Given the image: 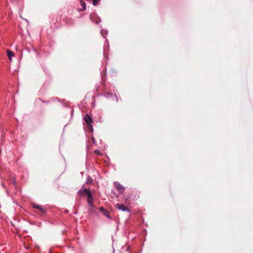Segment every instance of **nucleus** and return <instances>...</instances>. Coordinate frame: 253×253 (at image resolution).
Masks as SVG:
<instances>
[{"label": "nucleus", "instance_id": "nucleus-1", "mask_svg": "<svg viewBox=\"0 0 253 253\" xmlns=\"http://www.w3.org/2000/svg\"><path fill=\"white\" fill-rule=\"evenodd\" d=\"M84 120L87 124L88 126V128L90 129L91 131H92L93 127L91 124L93 122V121L91 118L88 114H86L84 117Z\"/></svg>", "mask_w": 253, "mask_h": 253}, {"label": "nucleus", "instance_id": "nucleus-2", "mask_svg": "<svg viewBox=\"0 0 253 253\" xmlns=\"http://www.w3.org/2000/svg\"><path fill=\"white\" fill-rule=\"evenodd\" d=\"M79 193L81 195H83L84 194H86L87 198L88 199H92V194H91L89 189L84 188V190L82 191H80L79 192Z\"/></svg>", "mask_w": 253, "mask_h": 253}, {"label": "nucleus", "instance_id": "nucleus-3", "mask_svg": "<svg viewBox=\"0 0 253 253\" xmlns=\"http://www.w3.org/2000/svg\"><path fill=\"white\" fill-rule=\"evenodd\" d=\"M116 208L123 211H129L128 208L123 204H117Z\"/></svg>", "mask_w": 253, "mask_h": 253}, {"label": "nucleus", "instance_id": "nucleus-4", "mask_svg": "<svg viewBox=\"0 0 253 253\" xmlns=\"http://www.w3.org/2000/svg\"><path fill=\"white\" fill-rule=\"evenodd\" d=\"M115 187L119 191V192L121 193H122L124 191V187L120 184V183H116L115 184Z\"/></svg>", "mask_w": 253, "mask_h": 253}, {"label": "nucleus", "instance_id": "nucleus-5", "mask_svg": "<svg viewBox=\"0 0 253 253\" xmlns=\"http://www.w3.org/2000/svg\"><path fill=\"white\" fill-rule=\"evenodd\" d=\"M33 207L34 208L38 209L41 213H44L45 212L44 209L40 205H38L35 204H34L33 205Z\"/></svg>", "mask_w": 253, "mask_h": 253}, {"label": "nucleus", "instance_id": "nucleus-6", "mask_svg": "<svg viewBox=\"0 0 253 253\" xmlns=\"http://www.w3.org/2000/svg\"><path fill=\"white\" fill-rule=\"evenodd\" d=\"M97 208L93 205V204L89 205L88 208V211L91 213H94L96 211Z\"/></svg>", "mask_w": 253, "mask_h": 253}, {"label": "nucleus", "instance_id": "nucleus-7", "mask_svg": "<svg viewBox=\"0 0 253 253\" xmlns=\"http://www.w3.org/2000/svg\"><path fill=\"white\" fill-rule=\"evenodd\" d=\"M6 52H7L9 59L11 61V57L14 56V52L13 51L10 50L9 49H7Z\"/></svg>", "mask_w": 253, "mask_h": 253}, {"label": "nucleus", "instance_id": "nucleus-8", "mask_svg": "<svg viewBox=\"0 0 253 253\" xmlns=\"http://www.w3.org/2000/svg\"><path fill=\"white\" fill-rule=\"evenodd\" d=\"M81 5L82 8H80L78 9V11H81L85 10L86 8V5L84 2V1H80Z\"/></svg>", "mask_w": 253, "mask_h": 253}, {"label": "nucleus", "instance_id": "nucleus-9", "mask_svg": "<svg viewBox=\"0 0 253 253\" xmlns=\"http://www.w3.org/2000/svg\"><path fill=\"white\" fill-rule=\"evenodd\" d=\"M102 213H103V215H104L106 216V217H108V218H109V217H110V214H109V212L108 211H107V210H105L104 211V212H103Z\"/></svg>", "mask_w": 253, "mask_h": 253}, {"label": "nucleus", "instance_id": "nucleus-10", "mask_svg": "<svg viewBox=\"0 0 253 253\" xmlns=\"http://www.w3.org/2000/svg\"><path fill=\"white\" fill-rule=\"evenodd\" d=\"M92 178L90 176H88L86 179V183L87 184H90L92 182Z\"/></svg>", "mask_w": 253, "mask_h": 253}, {"label": "nucleus", "instance_id": "nucleus-11", "mask_svg": "<svg viewBox=\"0 0 253 253\" xmlns=\"http://www.w3.org/2000/svg\"><path fill=\"white\" fill-rule=\"evenodd\" d=\"M87 202H88L89 205L93 204V199L92 198L89 199H87Z\"/></svg>", "mask_w": 253, "mask_h": 253}, {"label": "nucleus", "instance_id": "nucleus-12", "mask_svg": "<svg viewBox=\"0 0 253 253\" xmlns=\"http://www.w3.org/2000/svg\"><path fill=\"white\" fill-rule=\"evenodd\" d=\"M99 210L101 212H103L105 210V209L103 207H100L99 208Z\"/></svg>", "mask_w": 253, "mask_h": 253}, {"label": "nucleus", "instance_id": "nucleus-13", "mask_svg": "<svg viewBox=\"0 0 253 253\" xmlns=\"http://www.w3.org/2000/svg\"><path fill=\"white\" fill-rule=\"evenodd\" d=\"M93 1V4L94 5H96L99 2V1Z\"/></svg>", "mask_w": 253, "mask_h": 253}, {"label": "nucleus", "instance_id": "nucleus-14", "mask_svg": "<svg viewBox=\"0 0 253 253\" xmlns=\"http://www.w3.org/2000/svg\"><path fill=\"white\" fill-rule=\"evenodd\" d=\"M95 153H98V150H96L94 151Z\"/></svg>", "mask_w": 253, "mask_h": 253}]
</instances>
